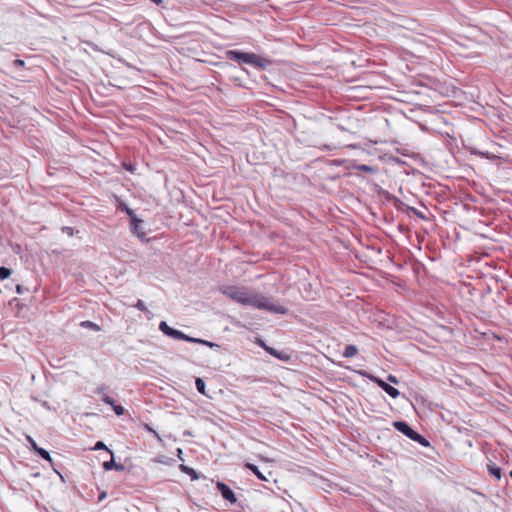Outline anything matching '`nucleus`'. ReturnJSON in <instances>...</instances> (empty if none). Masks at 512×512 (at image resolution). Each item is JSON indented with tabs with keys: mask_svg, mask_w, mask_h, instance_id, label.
Returning a JSON list of instances; mask_svg holds the SVG:
<instances>
[{
	"mask_svg": "<svg viewBox=\"0 0 512 512\" xmlns=\"http://www.w3.org/2000/svg\"><path fill=\"white\" fill-rule=\"evenodd\" d=\"M232 300L242 304L255 307L276 314H286L288 309L272 298L259 293H252L251 290H222Z\"/></svg>",
	"mask_w": 512,
	"mask_h": 512,
	"instance_id": "f257e3e1",
	"label": "nucleus"
},
{
	"mask_svg": "<svg viewBox=\"0 0 512 512\" xmlns=\"http://www.w3.org/2000/svg\"><path fill=\"white\" fill-rule=\"evenodd\" d=\"M226 57L229 60L237 61L239 63H245L252 65L257 68H266L269 64V61L265 58L255 54V53H246L235 50H228L226 52Z\"/></svg>",
	"mask_w": 512,
	"mask_h": 512,
	"instance_id": "f03ea898",
	"label": "nucleus"
},
{
	"mask_svg": "<svg viewBox=\"0 0 512 512\" xmlns=\"http://www.w3.org/2000/svg\"><path fill=\"white\" fill-rule=\"evenodd\" d=\"M394 427L401 433H403L405 436L410 438L411 440L418 442L420 445L424 447H428L430 445L429 441L420 435L418 432L413 430L408 423L404 421H396L393 423Z\"/></svg>",
	"mask_w": 512,
	"mask_h": 512,
	"instance_id": "7ed1b4c3",
	"label": "nucleus"
},
{
	"mask_svg": "<svg viewBox=\"0 0 512 512\" xmlns=\"http://www.w3.org/2000/svg\"><path fill=\"white\" fill-rule=\"evenodd\" d=\"M367 377L371 381L376 383L380 388H382L392 398H397L400 395V392H399L398 389H396L393 386L389 385L388 383H386L382 379H380V378H378L376 376H373V375H367Z\"/></svg>",
	"mask_w": 512,
	"mask_h": 512,
	"instance_id": "20e7f679",
	"label": "nucleus"
},
{
	"mask_svg": "<svg viewBox=\"0 0 512 512\" xmlns=\"http://www.w3.org/2000/svg\"><path fill=\"white\" fill-rule=\"evenodd\" d=\"M216 487L225 500L229 501L231 504H234L237 502V498H236L234 492L231 490V488L228 485H226L223 482L218 481L216 484Z\"/></svg>",
	"mask_w": 512,
	"mask_h": 512,
	"instance_id": "39448f33",
	"label": "nucleus"
},
{
	"mask_svg": "<svg viewBox=\"0 0 512 512\" xmlns=\"http://www.w3.org/2000/svg\"><path fill=\"white\" fill-rule=\"evenodd\" d=\"M159 330L163 332L165 335L181 340V338H185V334L182 331L171 328L165 321H161L159 324Z\"/></svg>",
	"mask_w": 512,
	"mask_h": 512,
	"instance_id": "423d86ee",
	"label": "nucleus"
},
{
	"mask_svg": "<svg viewBox=\"0 0 512 512\" xmlns=\"http://www.w3.org/2000/svg\"><path fill=\"white\" fill-rule=\"evenodd\" d=\"M244 467L250 470L259 480L267 481V478L263 475V473L258 469V467L252 463H245Z\"/></svg>",
	"mask_w": 512,
	"mask_h": 512,
	"instance_id": "0eeeda50",
	"label": "nucleus"
},
{
	"mask_svg": "<svg viewBox=\"0 0 512 512\" xmlns=\"http://www.w3.org/2000/svg\"><path fill=\"white\" fill-rule=\"evenodd\" d=\"M106 387L102 386L97 389V393L102 396V401L107 405H114L115 400L106 394Z\"/></svg>",
	"mask_w": 512,
	"mask_h": 512,
	"instance_id": "6e6552de",
	"label": "nucleus"
},
{
	"mask_svg": "<svg viewBox=\"0 0 512 512\" xmlns=\"http://www.w3.org/2000/svg\"><path fill=\"white\" fill-rule=\"evenodd\" d=\"M354 169H356L358 171H361V172L370 173V174H374L377 171V169L375 167L369 166V165H366V164L355 165Z\"/></svg>",
	"mask_w": 512,
	"mask_h": 512,
	"instance_id": "1a4fd4ad",
	"label": "nucleus"
},
{
	"mask_svg": "<svg viewBox=\"0 0 512 512\" xmlns=\"http://www.w3.org/2000/svg\"><path fill=\"white\" fill-rule=\"evenodd\" d=\"M358 353V349L355 345H347L344 349L343 356L346 358L354 357Z\"/></svg>",
	"mask_w": 512,
	"mask_h": 512,
	"instance_id": "9d476101",
	"label": "nucleus"
},
{
	"mask_svg": "<svg viewBox=\"0 0 512 512\" xmlns=\"http://www.w3.org/2000/svg\"><path fill=\"white\" fill-rule=\"evenodd\" d=\"M180 469H181L182 472H184L187 475H189L192 480H197L199 478L197 472L193 468H191V467H188L186 465H180Z\"/></svg>",
	"mask_w": 512,
	"mask_h": 512,
	"instance_id": "9b49d317",
	"label": "nucleus"
},
{
	"mask_svg": "<svg viewBox=\"0 0 512 512\" xmlns=\"http://www.w3.org/2000/svg\"><path fill=\"white\" fill-rule=\"evenodd\" d=\"M258 344H259V345H260V346H261L265 351H267L270 355H273V356H275V357H277V358H281V357H280V355L278 354L277 350H276V349H274V348H272V347L267 346V345L264 343V341H262V340H260V339H259V340H258Z\"/></svg>",
	"mask_w": 512,
	"mask_h": 512,
	"instance_id": "f8f14e48",
	"label": "nucleus"
},
{
	"mask_svg": "<svg viewBox=\"0 0 512 512\" xmlns=\"http://www.w3.org/2000/svg\"><path fill=\"white\" fill-rule=\"evenodd\" d=\"M80 325L82 327H84V328H88V329H91V330H94V331H99L100 330V327L96 323H94L92 321H89V320L82 321L80 323Z\"/></svg>",
	"mask_w": 512,
	"mask_h": 512,
	"instance_id": "ddd939ff",
	"label": "nucleus"
},
{
	"mask_svg": "<svg viewBox=\"0 0 512 512\" xmlns=\"http://www.w3.org/2000/svg\"><path fill=\"white\" fill-rule=\"evenodd\" d=\"M36 453H37L41 458H43L44 460H46V461H48V462H50V463L52 462V458H51V456H50L49 452H48V451H46L45 449H43V448H41V447H40L39 449H37Z\"/></svg>",
	"mask_w": 512,
	"mask_h": 512,
	"instance_id": "4468645a",
	"label": "nucleus"
},
{
	"mask_svg": "<svg viewBox=\"0 0 512 512\" xmlns=\"http://www.w3.org/2000/svg\"><path fill=\"white\" fill-rule=\"evenodd\" d=\"M143 428L150 432L151 434H153V436L158 440V441H162V438L160 437V435L147 423H143L142 424Z\"/></svg>",
	"mask_w": 512,
	"mask_h": 512,
	"instance_id": "2eb2a0df",
	"label": "nucleus"
},
{
	"mask_svg": "<svg viewBox=\"0 0 512 512\" xmlns=\"http://www.w3.org/2000/svg\"><path fill=\"white\" fill-rule=\"evenodd\" d=\"M489 473L494 476L496 479H500L501 478V468L499 467H496V466H489Z\"/></svg>",
	"mask_w": 512,
	"mask_h": 512,
	"instance_id": "dca6fc26",
	"label": "nucleus"
},
{
	"mask_svg": "<svg viewBox=\"0 0 512 512\" xmlns=\"http://www.w3.org/2000/svg\"><path fill=\"white\" fill-rule=\"evenodd\" d=\"M195 384L198 392L205 395V382L201 378H197Z\"/></svg>",
	"mask_w": 512,
	"mask_h": 512,
	"instance_id": "f3484780",
	"label": "nucleus"
},
{
	"mask_svg": "<svg viewBox=\"0 0 512 512\" xmlns=\"http://www.w3.org/2000/svg\"><path fill=\"white\" fill-rule=\"evenodd\" d=\"M11 275V270L6 267H0V279L4 280Z\"/></svg>",
	"mask_w": 512,
	"mask_h": 512,
	"instance_id": "a211bd4d",
	"label": "nucleus"
},
{
	"mask_svg": "<svg viewBox=\"0 0 512 512\" xmlns=\"http://www.w3.org/2000/svg\"><path fill=\"white\" fill-rule=\"evenodd\" d=\"M111 407L118 416L123 415L125 412V409L121 405L116 404V402H114V405H111Z\"/></svg>",
	"mask_w": 512,
	"mask_h": 512,
	"instance_id": "6ab92c4d",
	"label": "nucleus"
},
{
	"mask_svg": "<svg viewBox=\"0 0 512 512\" xmlns=\"http://www.w3.org/2000/svg\"><path fill=\"white\" fill-rule=\"evenodd\" d=\"M115 463L116 462L114 461L113 458L111 460H109V461H105L103 463L104 470H106V471L112 470L114 468V466H115Z\"/></svg>",
	"mask_w": 512,
	"mask_h": 512,
	"instance_id": "aec40b11",
	"label": "nucleus"
},
{
	"mask_svg": "<svg viewBox=\"0 0 512 512\" xmlns=\"http://www.w3.org/2000/svg\"><path fill=\"white\" fill-rule=\"evenodd\" d=\"M135 307L144 313H147V314L150 313L142 300H138L137 303L135 304Z\"/></svg>",
	"mask_w": 512,
	"mask_h": 512,
	"instance_id": "412c9836",
	"label": "nucleus"
},
{
	"mask_svg": "<svg viewBox=\"0 0 512 512\" xmlns=\"http://www.w3.org/2000/svg\"><path fill=\"white\" fill-rule=\"evenodd\" d=\"M94 450H107L108 452H110L113 455V453L106 447V445L102 441H98L95 444Z\"/></svg>",
	"mask_w": 512,
	"mask_h": 512,
	"instance_id": "4be33fe9",
	"label": "nucleus"
},
{
	"mask_svg": "<svg viewBox=\"0 0 512 512\" xmlns=\"http://www.w3.org/2000/svg\"><path fill=\"white\" fill-rule=\"evenodd\" d=\"M181 340H184V341H187V342H192V343H199L201 344L202 342V339L200 338H193V337H190L188 335L185 334V338H181Z\"/></svg>",
	"mask_w": 512,
	"mask_h": 512,
	"instance_id": "5701e85b",
	"label": "nucleus"
},
{
	"mask_svg": "<svg viewBox=\"0 0 512 512\" xmlns=\"http://www.w3.org/2000/svg\"><path fill=\"white\" fill-rule=\"evenodd\" d=\"M27 441L29 442V444L31 445L32 449H33L35 452L37 451V449H39V448H40V447L36 444L35 440H34L32 437L28 436V437H27Z\"/></svg>",
	"mask_w": 512,
	"mask_h": 512,
	"instance_id": "b1692460",
	"label": "nucleus"
},
{
	"mask_svg": "<svg viewBox=\"0 0 512 512\" xmlns=\"http://www.w3.org/2000/svg\"><path fill=\"white\" fill-rule=\"evenodd\" d=\"M202 345H206L210 348H219L220 346L214 342H210V341H207V340H203L202 339V342H201Z\"/></svg>",
	"mask_w": 512,
	"mask_h": 512,
	"instance_id": "393cba45",
	"label": "nucleus"
},
{
	"mask_svg": "<svg viewBox=\"0 0 512 512\" xmlns=\"http://www.w3.org/2000/svg\"><path fill=\"white\" fill-rule=\"evenodd\" d=\"M9 304L11 306H15V307H20L21 306V303H20V300L18 298H13Z\"/></svg>",
	"mask_w": 512,
	"mask_h": 512,
	"instance_id": "a878e982",
	"label": "nucleus"
},
{
	"mask_svg": "<svg viewBox=\"0 0 512 512\" xmlns=\"http://www.w3.org/2000/svg\"><path fill=\"white\" fill-rule=\"evenodd\" d=\"M387 380L391 383L398 384V379L396 378V376L392 374L388 375Z\"/></svg>",
	"mask_w": 512,
	"mask_h": 512,
	"instance_id": "bb28decb",
	"label": "nucleus"
},
{
	"mask_svg": "<svg viewBox=\"0 0 512 512\" xmlns=\"http://www.w3.org/2000/svg\"><path fill=\"white\" fill-rule=\"evenodd\" d=\"M63 232L67 233L68 235H73V228L71 227H63Z\"/></svg>",
	"mask_w": 512,
	"mask_h": 512,
	"instance_id": "cd10ccee",
	"label": "nucleus"
},
{
	"mask_svg": "<svg viewBox=\"0 0 512 512\" xmlns=\"http://www.w3.org/2000/svg\"><path fill=\"white\" fill-rule=\"evenodd\" d=\"M14 64L17 65V66H23L24 65V61L21 60V59H16L14 61Z\"/></svg>",
	"mask_w": 512,
	"mask_h": 512,
	"instance_id": "c85d7f7f",
	"label": "nucleus"
},
{
	"mask_svg": "<svg viewBox=\"0 0 512 512\" xmlns=\"http://www.w3.org/2000/svg\"><path fill=\"white\" fill-rule=\"evenodd\" d=\"M114 468H115L116 470H120V471L124 470V466H123L122 464H117V463H115Z\"/></svg>",
	"mask_w": 512,
	"mask_h": 512,
	"instance_id": "c756f323",
	"label": "nucleus"
},
{
	"mask_svg": "<svg viewBox=\"0 0 512 512\" xmlns=\"http://www.w3.org/2000/svg\"><path fill=\"white\" fill-rule=\"evenodd\" d=\"M157 6H160L163 3V0H151Z\"/></svg>",
	"mask_w": 512,
	"mask_h": 512,
	"instance_id": "7c9ffc66",
	"label": "nucleus"
},
{
	"mask_svg": "<svg viewBox=\"0 0 512 512\" xmlns=\"http://www.w3.org/2000/svg\"><path fill=\"white\" fill-rule=\"evenodd\" d=\"M259 458L264 462H269L270 460L267 457L259 456Z\"/></svg>",
	"mask_w": 512,
	"mask_h": 512,
	"instance_id": "2f4dec72",
	"label": "nucleus"
},
{
	"mask_svg": "<svg viewBox=\"0 0 512 512\" xmlns=\"http://www.w3.org/2000/svg\"><path fill=\"white\" fill-rule=\"evenodd\" d=\"M105 496H106V493H105V492H104V493H102V494L99 496V500L104 499V498H105Z\"/></svg>",
	"mask_w": 512,
	"mask_h": 512,
	"instance_id": "473e14b6",
	"label": "nucleus"
},
{
	"mask_svg": "<svg viewBox=\"0 0 512 512\" xmlns=\"http://www.w3.org/2000/svg\"><path fill=\"white\" fill-rule=\"evenodd\" d=\"M125 168H126L127 170H129V171H132L131 166H125Z\"/></svg>",
	"mask_w": 512,
	"mask_h": 512,
	"instance_id": "72a5a7b5",
	"label": "nucleus"
},
{
	"mask_svg": "<svg viewBox=\"0 0 512 512\" xmlns=\"http://www.w3.org/2000/svg\"><path fill=\"white\" fill-rule=\"evenodd\" d=\"M134 229H135V230H136V229H139V226H138V224H137V223H135V224H134Z\"/></svg>",
	"mask_w": 512,
	"mask_h": 512,
	"instance_id": "f704fd0d",
	"label": "nucleus"
},
{
	"mask_svg": "<svg viewBox=\"0 0 512 512\" xmlns=\"http://www.w3.org/2000/svg\"><path fill=\"white\" fill-rule=\"evenodd\" d=\"M16 291H17V293L20 294L23 290L17 289Z\"/></svg>",
	"mask_w": 512,
	"mask_h": 512,
	"instance_id": "c9c22d12",
	"label": "nucleus"
},
{
	"mask_svg": "<svg viewBox=\"0 0 512 512\" xmlns=\"http://www.w3.org/2000/svg\"><path fill=\"white\" fill-rule=\"evenodd\" d=\"M510 477L512 478V471L510 472Z\"/></svg>",
	"mask_w": 512,
	"mask_h": 512,
	"instance_id": "e433bc0d",
	"label": "nucleus"
}]
</instances>
